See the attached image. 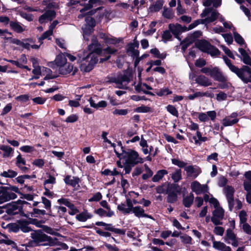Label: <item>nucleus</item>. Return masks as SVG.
<instances>
[{
	"label": "nucleus",
	"mask_w": 251,
	"mask_h": 251,
	"mask_svg": "<svg viewBox=\"0 0 251 251\" xmlns=\"http://www.w3.org/2000/svg\"><path fill=\"white\" fill-rule=\"evenodd\" d=\"M77 56L78 58V62H82L84 61H89L87 65L81 63L80 65V71L84 73H88L92 71L99 60L98 55L92 52H88L87 50L79 51Z\"/></svg>",
	"instance_id": "f257e3e1"
},
{
	"label": "nucleus",
	"mask_w": 251,
	"mask_h": 251,
	"mask_svg": "<svg viewBox=\"0 0 251 251\" xmlns=\"http://www.w3.org/2000/svg\"><path fill=\"white\" fill-rule=\"evenodd\" d=\"M226 65L229 70L234 74L244 83H251V68L248 66L243 65L241 68L233 65L231 61L226 56L224 57Z\"/></svg>",
	"instance_id": "f03ea898"
},
{
	"label": "nucleus",
	"mask_w": 251,
	"mask_h": 251,
	"mask_svg": "<svg viewBox=\"0 0 251 251\" xmlns=\"http://www.w3.org/2000/svg\"><path fill=\"white\" fill-rule=\"evenodd\" d=\"M32 238L34 241L39 243L43 241H47L48 245L50 246H57L54 251L60 250H67L68 246L65 243L59 242L55 238H51L45 234L40 232H35L31 234Z\"/></svg>",
	"instance_id": "7ed1b4c3"
},
{
	"label": "nucleus",
	"mask_w": 251,
	"mask_h": 251,
	"mask_svg": "<svg viewBox=\"0 0 251 251\" xmlns=\"http://www.w3.org/2000/svg\"><path fill=\"white\" fill-rule=\"evenodd\" d=\"M235 192L234 188L231 186H225L223 189V193L225 195L230 211L232 210L234 206V194Z\"/></svg>",
	"instance_id": "20e7f679"
},
{
	"label": "nucleus",
	"mask_w": 251,
	"mask_h": 251,
	"mask_svg": "<svg viewBox=\"0 0 251 251\" xmlns=\"http://www.w3.org/2000/svg\"><path fill=\"white\" fill-rule=\"evenodd\" d=\"M17 198L15 193H12L10 189L5 187L0 189V204Z\"/></svg>",
	"instance_id": "39448f33"
},
{
	"label": "nucleus",
	"mask_w": 251,
	"mask_h": 251,
	"mask_svg": "<svg viewBox=\"0 0 251 251\" xmlns=\"http://www.w3.org/2000/svg\"><path fill=\"white\" fill-rule=\"evenodd\" d=\"M210 76L215 80L219 82L227 81V77L225 76L223 72L218 67H214L211 69Z\"/></svg>",
	"instance_id": "423d86ee"
},
{
	"label": "nucleus",
	"mask_w": 251,
	"mask_h": 251,
	"mask_svg": "<svg viewBox=\"0 0 251 251\" xmlns=\"http://www.w3.org/2000/svg\"><path fill=\"white\" fill-rule=\"evenodd\" d=\"M224 211L222 207L218 208L213 211L211 220L215 225H222V221L224 218Z\"/></svg>",
	"instance_id": "0eeeda50"
},
{
	"label": "nucleus",
	"mask_w": 251,
	"mask_h": 251,
	"mask_svg": "<svg viewBox=\"0 0 251 251\" xmlns=\"http://www.w3.org/2000/svg\"><path fill=\"white\" fill-rule=\"evenodd\" d=\"M92 43L87 47V51L88 52H92V53H96V55H99L102 53V49L100 47V45L99 43L96 38H93L92 39Z\"/></svg>",
	"instance_id": "6e6552de"
},
{
	"label": "nucleus",
	"mask_w": 251,
	"mask_h": 251,
	"mask_svg": "<svg viewBox=\"0 0 251 251\" xmlns=\"http://www.w3.org/2000/svg\"><path fill=\"white\" fill-rule=\"evenodd\" d=\"M190 187L192 191L197 195L207 192L208 189L207 185H201L197 181H193Z\"/></svg>",
	"instance_id": "1a4fd4ad"
},
{
	"label": "nucleus",
	"mask_w": 251,
	"mask_h": 251,
	"mask_svg": "<svg viewBox=\"0 0 251 251\" xmlns=\"http://www.w3.org/2000/svg\"><path fill=\"white\" fill-rule=\"evenodd\" d=\"M56 15V13L54 10L48 9L39 17L38 21L40 24H43L46 20L51 21L55 18Z\"/></svg>",
	"instance_id": "9d476101"
},
{
	"label": "nucleus",
	"mask_w": 251,
	"mask_h": 251,
	"mask_svg": "<svg viewBox=\"0 0 251 251\" xmlns=\"http://www.w3.org/2000/svg\"><path fill=\"white\" fill-rule=\"evenodd\" d=\"M239 52L241 53V55L236 53V55L242 59L243 63L247 65L248 66H251V58L247 52L246 50L242 48H240L238 49Z\"/></svg>",
	"instance_id": "9b49d317"
},
{
	"label": "nucleus",
	"mask_w": 251,
	"mask_h": 251,
	"mask_svg": "<svg viewBox=\"0 0 251 251\" xmlns=\"http://www.w3.org/2000/svg\"><path fill=\"white\" fill-rule=\"evenodd\" d=\"M187 176L193 178H196L201 172L200 169L197 166H188L185 168Z\"/></svg>",
	"instance_id": "f8f14e48"
},
{
	"label": "nucleus",
	"mask_w": 251,
	"mask_h": 251,
	"mask_svg": "<svg viewBox=\"0 0 251 251\" xmlns=\"http://www.w3.org/2000/svg\"><path fill=\"white\" fill-rule=\"evenodd\" d=\"M211 44L206 40H201L195 43V46L204 53L208 52Z\"/></svg>",
	"instance_id": "ddd939ff"
},
{
	"label": "nucleus",
	"mask_w": 251,
	"mask_h": 251,
	"mask_svg": "<svg viewBox=\"0 0 251 251\" xmlns=\"http://www.w3.org/2000/svg\"><path fill=\"white\" fill-rule=\"evenodd\" d=\"M195 80L199 85L204 87L211 86L212 84L211 80L202 75H198Z\"/></svg>",
	"instance_id": "4468645a"
},
{
	"label": "nucleus",
	"mask_w": 251,
	"mask_h": 251,
	"mask_svg": "<svg viewBox=\"0 0 251 251\" xmlns=\"http://www.w3.org/2000/svg\"><path fill=\"white\" fill-rule=\"evenodd\" d=\"M126 203L127 207L125 204L121 203L118 206V209L122 211L124 214H128L131 212L132 202L130 199H127Z\"/></svg>",
	"instance_id": "2eb2a0df"
},
{
	"label": "nucleus",
	"mask_w": 251,
	"mask_h": 251,
	"mask_svg": "<svg viewBox=\"0 0 251 251\" xmlns=\"http://www.w3.org/2000/svg\"><path fill=\"white\" fill-rule=\"evenodd\" d=\"M132 77V73L128 70L124 71V75H118L119 84L122 85L123 82H126L129 83L131 81V78Z\"/></svg>",
	"instance_id": "dca6fc26"
},
{
	"label": "nucleus",
	"mask_w": 251,
	"mask_h": 251,
	"mask_svg": "<svg viewBox=\"0 0 251 251\" xmlns=\"http://www.w3.org/2000/svg\"><path fill=\"white\" fill-rule=\"evenodd\" d=\"M114 150L117 157H120L121 153L117 151L115 149H114ZM121 154H123V157H139V154L136 151L129 149L126 148L124 150H123Z\"/></svg>",
	"instance_id": "f3484780"
},
{
	"label": "nucleus",
	"mask_w": 251,
	"mask_h": 251,
	"mask_svg": "<svg viewBox=\"0 0 251 251\" xmlns=\"http://www.w3.org/2000/svg\"><path fill=\"white\" fill-rule=\"evenodd\" d=\"M213 247L220 251H231V248L220 241H213Z\"/></svg>",
	"instance_id": "a211bd4d"
},
{
	"label": "nucleus",
	"mask_w": 251,
	"mask_h": 251,
	"mask_svg": "<svg viewBox=\"0 0 251 251\" xmlns=\"http://www.w3.org/2000/svg\"><path fill=\"white\" fill-rule=\"evenodd\" d=\"M131 212L134 213V215L138 217H148L151 218L150 216H149L145 213V211L142 207L141 206H135L132 207Z\"/></svg>",
	"instance_id": "6ab92c4d"
},
{
	"label": "nucleus",
	"mask_w": 251,
	"mask_h": 251,
	"mask_svg": "<svg viewBox=\"0 0 251 251\" xmlns=\"http://www.w3.org/2000/svg\"><path fill=\"white\" fill-rule=\"evenodd\" d=\"M169 28L175 38L179 40H181L179 37V35L181 34V32L179 28L178 27V24H176V25L173 24H169Z\"/></svg>",
	"instance_id": "aec40b11"
},
{
	"label": "nucleus",
	"mask_w": 251,
	"mask_h": 251,
	"mask_svg": "<svg viewBox=\"0 0 251 251\" xmlns=\"http://www.w3.org/2000/svg\"><path fill=\"white\" fill-rule=\"evenodd\" d=\"M9 26L13 31L18 33H22L25 30L20 23L17 21H11L10 22Z\"/></svg>",
	"instance_id": "412c9836"
},
{
	"label": "nucleus",
	"mask_w": 251,
	"mask_h": 251,
	"mask_svg": "<svg viewBox=\"0 0 251 251\" xmlns=\"http://www.w3.org/2000/svg\"><path fill=\"white\" fill-rule=\"evenodd\" d=\"M163 4V0H156L155 4L150 6L149 10L151 12H158L162 9Z\"/></svg>",
	"instance_id": "4be33fe9"
},
{
	"label": "nucleus",
	"mask_w": 251,
	"mask_h": 251,
	"mask_svg": "<svg viewBox=\"0 0 251 251\" xmlns=\"http://www.w3.org/2000/svg\"><path fill=\"white\" fill-rule=\"evenodd\" d=\"M75 217L78 221L84 222L88 219L91 218L92 215L87 211L85 210L79 214H77Z\"/></svg>",
	"instance_id": "5701e85b"
},
{
	"label": "nucleus",
	"mask_w": 251,
	"mask_h": 251,
	"mask_svg": "<svg viewBox=\"0 0 251 251\" xmlns=\"http://www.w3.org/2000/svg\"><path fill=\"white\" fill-rule=\"evenodd\" d=\"M100 0H89L88 3L80 4L81 5L84 6V7L80 10V12L82 13L91 9L94 5L100 2Z\"/></svg>",
	"instance_id": "b1692460"
},
{
	"label": "nucleus",
	"mask_w": 251,
	"mask_h": 251,
	"mask_svg": "<svg viewBox=\"0 0 251 251\" xmlns=\"http://www.w3.org/2000/svg\"><path fill=\"white\" fill-rule=\"evenodd\" d=\"M74 69V65L71 63H69L67 67H60L58 70L59 74L61 75H67L72 72Z\"/></svg>",
	"instance_id": "393cba45"
},
{
	"label": "nucleus",
	"mask_w": 251,
	"mask_h": 251,
	"mask_svg": "<svg viewBox=\"0 0 251 251\" xmlns=\"http://www.w3.org/2000/svg\"><path fill=\"white\" fill-rule=\"evenodd\" d=\"M65 183L75 187L78 185L79 179L76 177L67 176L64 179Z\"/></svg>",
	"instance_id": "a878e982"
},
{
	"label": "nucleus",
	"mask_w": 251,
	"mask_h": 251,
	"mask_svg": "<svg viewBox=\"0 0 251 251\" xmlns=\"http://www.w3.org/2000/svg\"><path fill=\"white\" fill-rule=\"evenodd\" d=\"M16 164L18 167L23 172L26 171L29 168V165L25 163L23 158H17Z\"/></svg>",
	"instance_id": "bb28decb"
},
{
	"label": "nucleus",
	"mask_w": 251,
	"mask_h": 251,
	"mask_svg": "<svg viewBox=\"0 0 251 251\" xmlns=\"http://www.w3.org/2000/svg\"><path fill=\"white\" fill-rule=\"evenodd\" d=\"M167 174L168 172L166 170H159L153 176L152 180L153 182H158L161 180L165 175H167Z\"/></svg>",
	"instance_id": "cd10ccee"
},
{
	"label": "nucleus",
	"mask_w": 251,
	"mask_h": 251,
	"mask_svg": "<svg viewBox=\"0 0 251 251\" xmlns=\"http://www.w3.org/2000/svg\"><path fill=\"white\" fill-rule=\"evenodd\" d=\"M137 158H121L119 161L117 162V165L120 168L125 167L127 162H131ZM141 159V158H138Z\"/></svg>",
	"instance_id": "c85d7f7f"
},
{
	"label": "nucleus",
	"mask_w": 251,
	"mask_h": 251,
	"mask_svg": "<svg viewBox=\"0 0 251 251\" xmlns=\"http://www.w3.org/2000/svg\"><path fill=\"white\" fill-rule=\"evenodd\" d=\"M27 222L25 220H19L18 221L19 227L24 232H27L30 230V228L27 226Z\"/></svg>",
	"instance_id": "c756f323"
},
{
	"label": "nucleus",
	"mask_w": 251,
	"mask_h": 251,
	"mask_svg": "<svg viewBox=\"0 0 251 251\" xmlns=\"http://www.w3.org/2000/svg\"><path fill=\"white\" fill-rule=\"evenodd\" d=\"M238 119L235 118L233 120H230L228 117H226L223 120V126H231L238 123Z\"/></svg>",
	"instance_id": "7c9ffc66"
},
{
	"label": "nucleus",
	"mask_w": 251,
	"mask_h": 251,
	"mask_svg": "<svg viewBox=\"0 0 251 251\" xmlns=\"http://www.w3.org/2000/svg\"><path fill=\"white\" fill-rule=\"evenodd\" d=\"M197 137L194 136L193 137V139L195 140V143L196 144H200L201 142H204L207 141L208 138L207 137H202L201 132L198 130L197 131Z\"/></svg>",
	"instance_id": "2f4dec72"
},
{
	"label": "nucleus",
	"mask_w": 251,
	"mask_h": 251,
	"mask_svg": "<svg viewBox=\"0 0 251 251\" xmlns=\"http://www.w3.org/2000/svg\"><path fill=\"white\" fill-rule=\"evenodd\" d=\"M162 16L168 19H171L174 16V12L171 8L164 7L162 12Z\"/></svg>",
	"instance_id": "473e14b6"
},
{
	"label": "nucleus",
	"mask_w": 251,
	"mask_h": 251,
	"mask_svg": "<svg viewBox=\"0 0 251 251\" xmlns=\"http://www.w3.org/2000/svg\"><path fill=\"white\" fill-rule=\"evenodd\" d=\"M83 31V36H90L94 31V28H91L88 25L84 24L82 27Z\"/></svg>",
	"instance_id": "72a5a7b5"
},
{
	"label": "nucleus",
	"mask_w": 251,
	"mask_h": 251,
	"mask_svg": "<svg viewBox=\"0 0 251 251\" xmlns=\"http://www.w3.org/2000/svg\"><path fill=\"white\" fill-rule=\"evenodd\" d=\"M194 197L193 194H190L189 196L184 198L183 203L186 207H189L193 202Z\"/></svg>",
	"instance_id": "f704fd0d"
},
{
	"label": "nucleus",
	"mask_w": 251,
	"mask_h": 251,
	"mask_svg": "<svg viewBox=\"0 0 251 251\" xmlns=\"http://www.w3.org/2000/svg\"><path fill=\"white\" fill-rule=\"evenodd\" d=\"M56 65L60 67H63L67 63V59L62 55H58L55 60Z\"/></svg>",
	"instance_id": "c9c22d12"
},
{
	"label": "nucleus",
	"mask_w": 251,
	"mask_h": 251,
	"mask_svg": "<svg viewBox=\"0 0 251 251\" xmlns=\"http://www.w3.org/2000/svg\"><path fill=\"white\" fill-rule=\"evenodd\" d=\"M202 32L201 30H196L186 37L188 38L189 40L192 41L193 43L197 38L200 37L202 35Z\"/></svg>",
	"instance_id": "e433bc0d"
},
{
	"label": "nucleus",
	"mask_w": 251,
	"mask_h": 251,
	"mask_svg": "<svg viewBox=\"0 0 251 251\" xmlns=\"http://www.w3.org/2000/svg\"><path fill=\"white\" fill-rule=\"evenodd\" d=\"M209 49L207 53L210 54L212 57L218 56L221 53V51L219 50L212 44Z\"/></svg>",
	"instance_id": "4c0bfd02"
},
{
	"label": "nucleus",
	"mask_w": 251,
	"mask_h": 251,
	"mask_svg": "<svg viewBox=\"0 0 251 251\" xmlns=\"http://www.w3.org/2000/svg\"><path fill=\"white\" fill-rule=\"evenodd\" d=\"M135 112L138 113H148L152 111L151 108L148 106L142 105L140 106L137 107L134 110Z\"/></svg>",
	"instance_id": "58836bf2"
},
{
	"label": "nucleus",
	"mask_w": 251,
	"mask_h": 251,
	"mask_svg": "<svg viewBox=\"0 0 251 251\" xmlns=\"http://www.w3.org/2000/svg\"><path fill=\"white\" fill-rule=\"evenodd\" d=\"M173 92L170 90L168 88H163L160 89L158 91L156 92V94L159 97H162L164 96H167L172 94Z\"/></svg>",
	"instance_id": "ea45409f"
},
{
	"label": "nucleus",
	"mask_w": 251,
	"mask_h": 251,
	"mask_svg": "<svg viewBox=\"0 0 251 251\" xmlns=\"http://www.w3.org/2000/svg\"><path fill=\"white\" fill-rule=\"evenodd\" d=\"M117 52L118 50L112 49L110 47H107L103 50L102 49V53L100 54V55H105V54H108L111 55L116 53Z\"/></svg>",
	"instance_id": "a19ab883"
},
{
	"label": "nucleus",
	"mask_w": 251,
	"mask_h": 251,
	"mask_svg": "<svg viewBox=\"0 0 251 251\" xmlns=\"http://www.w3.org/2000/svg\"><path fill=\"white\" fill-rule=\"evenodd\" d=\"M0 149L4 151V157L10 155L13 151L12 148L8 146L2 145L0 147Z\"/></svg>",
	"instance_id": "79ce46f5"
},
{
	"label": "nucleus",
	"mask_w": 251,
	"mask_h": 251,
	"mask_svg": "<svg viewBox=\"0 0 251 251\" xmlns=\"http://www.w3.org/2000/svg\"><path fill=\"white\" fill-rule=\"evenodd\" d=\"M208 197L207 195H205V201H208L210 204L213 205L214 207L215 208V209L218 208H221V207L219 206V203L217 199L214 198H211L209 199H208Z\"/></svg>",
	"instance_id": "37998d69"
},
{
	"label": "nucleus",
	"mask_w": 251,
	"mask_h": 251,
	"mask_svg": "<svg viewBox=\"0 0 251 251\" xmlns=\"http://www.w3.org/2000/svg\"><path fill=\"white\" fill-rule=\"evenodd\" d=\"M85 21L86 22L85 24L90 26L91 28H94L96 26V20L94 18L91 16H86Z\"/></svg>",
	"instance_id": "c03bdc74"
},
{
	"label": "nucleus",
	"mask_w": 251,
	"mask_h": 251,
	"mask_svg": "<svg viewBox=\"0 0 251 251\" xmlns=\"http://www.w3.org/2000/svg\"><path fill=\"white\" fill-rule=\"evenodd\" d=\"M0 175L5 177L12 178L15 177L17 175V173L14 171L8 170L7 171H4Z\"/></svg>",
	"instance_id": "a18cd8bd"
},
{
	"label": "nucleus",
	"mask_w": 251,
	"mask_h": 251,
	"mask_svg": "<svg viewBox=\"0 0 251 251\" xmlns=\"http://www.w3.org/2000/svg\"><path fill=\"white\" fill-rule=\"evenodd\" d=\"M233 34L234 40L237 44H239L240 45H242L245 44L244 39L240 34L235 31L233 32Z\"/></svg>",
	"instance_id": "49530a36"
},
{
	"label": "nucleus",
	"mask_w": 251,
	"mask_h": 251,
	"mask_svg": "<svg viewBox=\"0 0 251 251\" xmlns=\"http://www.w3.org/2000/svg\"><path fill=\"white\" fill-rule=\"evenodd\" d=\"M167 110L172 115L177 117L178 112L176 108L173 105L169 104L166 107Z\"/></svg>",
	"instance_id": "de8ad7c7"
},
{
	"label": "nucleus",
	"mask_w": 251,
	"mask_h": 251,
	"mask_svg": "<svg viewBox=\"0 0 251 251\" xmlns=\"http://www.w3.org/2000/svg\"><path fill=\"white\" fill-rule=\"evenodd\" d=\"M192 41H190L188 38L186 37L184 38L183 41L181 42V44L182 45L181 46V50H182L184 52L187 49V48L192 44Z\"/></svg>",
	"instance_id": "09e8293b"
},
{
	"label": "nucleus",
	"mask_w": 251,
	"mask_h": 251,
	"mask_svg": "<svg viewBox=\"0 0 251 251\" xmlns=\"http://www.w3.org/2000/svg\"><path fill=\"white\" fill-rule=\"evenodd\" d=\"M172 178L173 180L177 182L181 179V173L180 170H176L172 174Z\"/></svg>",
	"instance_id": "8fccbe9b"
},
{
	"label": "nucleus",
	"mask_w": 251,
	"mask_h": 251,
	"mask_svg": "<svg viewBox=\"0 0 251 251\" xmlns=\"http://www.w3.org/2000/svg\"><path fill=\"white\" fill-rule=\"evenodd\" d=\"M129 111V110L127 109H116L112 112V113L115 115L125 116L128 113Z\"/></svg>",
	"instance_id": "3c124183"
},
{
	"label": "nucleus",
	"mask_w": 251,
	"mask_h": 251,
	"mask_svg": "<svg viewBox=\"0 0 251 251\" xmlns=\"http://www.w3.org/2000/svg\"><path fill=\"white\" fill-rule=\"evenodd\" d=\"M181 242L185 244H191L192 238L187 234H184L180 236Z\"/></svg>",
	"instance_id": "603ef678"
},
{
	"label": "nucleus",
	"mask_w": 251,
	"mask_h": 251,
	"mask_svg": "<svg viewBox=\"0 0 251 251\" xmlns=\"http://www.w3.org/2000/svg\"><path fill=\"white\" fill-rule=\"evenodd\" d=\"M210 13H211L210 16L207 17L210 23L215 21L218 18L219 15V13L215 10H212Z\"/></svg>",
	"instance_id": "864d4df0"
},
{
	"label": "nucleus",
	"mask_w": 251,
	"mask_h": 251,
	"mask_svg": "<svg viewBox=\"0 0 251 251\" xmlns=\"http://www.w3.org/2000/svg\"><path fill=\"white\" fill-rule=\"evenodd\" d=\"M171 31L169 30H166L163 32L162 35V38L165 42L166 41L170 40L172 38V35L171 34Z\"/></svg>",
	"instance_id": "5fc2aeb1"
},
{
	"label": "nucleus",
	"mask_w": 251,
	"mask_h": 251,
	"mask_svg": "<svg viewBox=\"0 0 251 251\" xmlns=\"http://www.w3.org/2000/svg\"><path fill=\"white\" fill-rule=\"evenodd\" d=\"M44 231L47 232L48 234L53 235H56V236H60L59 233H58L56 230L54 229H52L50 227H48L47 226H45L44 227Z\"/></svg>",
	"instance_id": "6e6d98bb"
},
{
	"label": "nucleus",
	"mask_w": 251,
	"mask_h": 251,
	"mask_svg": "<svg viewBox=\"0 0 251 251\" xmlns=\"http://www.w3.org/2000/svg\"><path fill=\"white\" fill-rule=\"evenodd\" d=\"M78 119V117L76 114H72L68 116L64 121L65 122L73 123L76 122Z\"/></svg>",
	"instance_id": "4d7b16f0"
},
{
	"label": "nucleus",
	"mask_w": 251,
	"mask_h": 251,
	"mask_svg": "<svg viewBox=\"0 0 251 251\" xmlns=\"http://www.w3.org/2000/svg\"><path fill=\"white\" fill-rule=\"evenodd\" d=\"M53 34V31H51V30H48L43 33V34L39 37V41L40 42L42 40H45L49 38L50 36H51Z\"/></svg>",
	"instance_id": "13d9d810"
},
{
	"label": "nucleus",
	"mask_w": 251,
	"mask_h": 251,
	"mask_svg": "<svg viewBox=\"0 0 251 251\" xmlns=\"http://www.w3.org/2000/svg\"><path fill=\"white\" fill-rule=\"evenodd\" d=\"M29 97L28 95H21L16 97L15 99L19 101L26 102L29 100Z\"/></svg>",
	"instance_id": "bf43d9fd"
},
{
	"label": "nucleus",
	"mask_w": 251,
	"mask_h": 251,
	"mask_svg": "<svg viewBox=\"0 0 251 251\" xmlns=\"http://www.w3.org/2000/svg\"><path fill=\"white\" fill-rule=\"evenodd\" d=\"M20 15L22 18L25 19L28 22H31L33 20V15L32 14L21 12Z\"/></svg>",
	"instance_id": "052dcab7"
},
{
	"label": "nucleus",
	"mask_w": 251,
	"mask_h": 251,
	"mask_svg": "<svg viewBox=\"0 0 251 251\" xmlns=\"http://www.w3.org/2000/svg\"><path fill=\"white\" fill-rule=\"evenodd\" d=\"M222 36L225 40L227 44L230 45L233 42V37L230 33L223 34Z\"/></svg>",
	"instance_id": "680f3d73"
},
{
	"label": "nucleus",
	"mask_w": 251,
	"mask_h": 251,
	"mask_svg": "<svg viewBox=\"0 0 251 251\" xmlns=\"http://www.w3.org/2000/svg\"><path fill=\"white\" fill-rule=\"evenodd\" d=\"M146 173L144 174L142 176V178L143 179H147L148 178L151 177L153 175V172L151 170V169L147 166H146Z\"/></svg>",
	"instance_id": "e2e57ef3"
},
{
	"label": "nucleus",
	"mask_w": 251,
	"mask_h": 251,
	"mask_svg": "<svg viewBox=\"0 0 251 251\" xmlns=\"http://www.w3.org/2000/svg\"><path fill=\"white\" fill-rule=\"evenodd\" d=\"M206 64V61L203 58H199L195 61V65L196 67L202 68Z\"/></svg>",
	"instance_id": "0e129e2a"
},
{
	"label": "nucleus",
	"mask_w": 251,
	"mask_h": 251,
	"mask_svg": "<svg viewBox=\"0 0 251 251\" xmlns=\"http://www.w3.org/2000/svg\"><path fill=\"white\" fill-rule=\"evenodd\" d=\"M20 150L25 152L30 153L33 151L35 149L33 147L26 145L21 147Z\"/></svg>",
	"instance_id": "69168bd1"
},
{
	"label": "nucleus",
	"mask_w": 251,
	"mask_h": 251,
	"mask_svg": "<svg viewBox=\"0 0 251 251\" xmlns=\"http://www.w3.org/2000/svg\"><path fill=\"white\" fill-rule=\"evenodd\" d=\"M12 106L11 103H8L3 109L1 115L4 116L9 113L12 109Z\"/></svg>",
	"instance_id": "338daca9"
},
{
	"label": "nucleus",
	"mask_w": 251,
	"mask_h": 251,
	"mask_svg": "<svg viewBox=\"0 0 251 251\" xmlns=\"http://www.w3.org/2000/svg\"><path fill=\"white\" fill-rule=\"evenodd\" d=\"M199 119L201 122H205L209 120V118L207 115V113L201 112L199 114Z\"/></svg>",
	"instance_id": "774afa93"
}]
</instances>
